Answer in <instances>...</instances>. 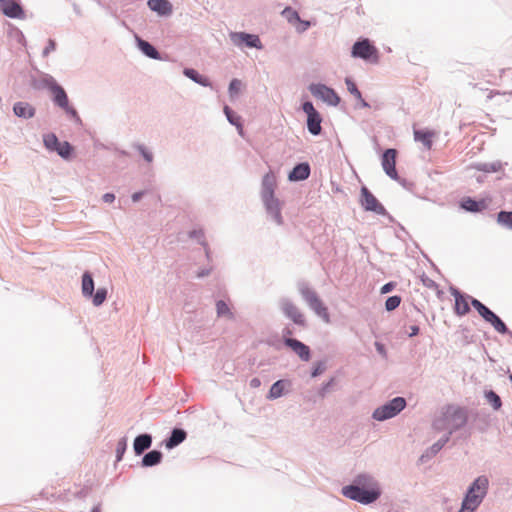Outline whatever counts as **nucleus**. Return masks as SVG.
I'll return each instance as SVG.
<instances>
[{
	"instance_id": "nucleus-37",
	"label": "nucleus",
	"mask_w": 512,
	"mask_h": 512,
	"mask_svg": "<svg viewBox=\"0 0 512 512\" xmlns=\"http://www.w3.org/2000/svg\"><path fill=\"white\" fill-rule=\"evenodd\" d=\"M44 145L46 146L47 149L49 150H56V147L58 146L59 144V141H58V138L56 137L55 134L53 133H50V134H46L44 136Z\"/></svg>"
},
{
	"instance_id": "nucleus-15",
	"label": "nucleus",
	"mask_w": 512,
	"mask_h": 512,
	"mask_svg": "<svg viewBox=\"0 0 512 512\" xmlns=\"http://www.w3.org/2000/svg\"><path fill=\"white\" fill-rule=\"evenodd\" d=\"M282 311L285 315L290 318L294 323L298 325H304L305 319L299 308L290 301H284L282 303Z\"/></svg>"
},
{
	"instance_id": "nucleus-24",
	"label": "nucleus",
	"mask_w": 512,
	"mask_h": 512,
	"mask_svg": "<svg viewBox=\"0 0 512 512\" xmlns=\"http://www.w3.org/2000/svg\"><path fill=\"white\" fill-rule=\"evenodd\" d=\"M433 137H434V132H432V131H428V130H415L414 131V139L416 141L421 142L427 149H431Z\"/></svg>"
},
{
	"instance_id": "nucleus-47",
	"label": "nucleus",
	"mask_w": 512,
	"mask_h": 512,
	"mask_svg": "<svg viewBox=\"0 0 512 512\" xmlns=\"http://www.w3.org/2000/svg\"><path fill=\"white\" fill-rule=\"evenodd\" d=\"M54 49H55V43H54V41L50 40L48 47H46V49L44 50V54H48L49 51L54 50Z\"/></svg>"
},
{
	"instance_id": "nucleus-31",
	"label": "nucleus",
	"mask_w": 512,
	"mask_h": 512,
	"mask_svg": "<svg viewBox=\"0 0 512 512\" xmlns=\"http://www.w3.org/2000/svg\"><path fill=\"white\" fill-rule=\"evenodd\" d=\"M497 222L512 230V212H499L497 215Z\"/></svg>"
},
{
	"instance_id": "nucleus-28",
	"label": "nucleus",
	"mask_w": 512,
	"mask_h": 512,
	"mask_svg": "<svg viewBox=\"0 0 512 512\" xmlns=\"http://www.w3.org/2000/svg\"><path fill=\"white\" fill-rule=\"evenodd\" d=\"M345 83L347 90L360 102L361 106L369 107L368 103L362 98V94L358 90L356 84L350 78H346Z\"/></svg>"
},
{
	"instance_id": "nucleus-16",
	"label": "nucleus",
	"mask_w": 512,
	"mask_h": 512,
	"mask_svg": "<svg viewBox=\"0 0 512 512\" xmlns=\"http://www.w3.org/2000/svg\"><path fill=\"white\" fill-rule=\"evenodd\" d=\"M2 12L10 17V18H23L24 17V11L22 7L13 0H6V2H3V6L1 8Z\"/></svg>"
},
{
	"instance_id": "nucleus-18",
	"label": "nucleus",
	"mask_w": 512,
	"mask_h": 512,
	"mask_svg": "<svg viewBox=\"0 0 512 512\" xmlns=\"http://www.w3.org/2000/svg\"><path fill=\"white\" fill-rule=\"evenodd\" d=\"M310 175V167L307 163H301L296 165L289 174V180L300 181L305 180Z\"/></svg>"
},
{
	"instance_id": "nucleus-25",
	"label": "nucleus",
	"mask_w": 512,
	"mask_h": 512,
	"mask_svg": "<svg viewBox=\"0 0 512 512\" xmlns=\"http://www.w3.org/2000/svg\"><path fill=\"white\" fill-rule=\"evenodd\" d=\"M186 432L182 429H174L170 438L166 441V447L171 449L186 439Z\"/></svg>"
},
{
	"instance_id": "nucleus-26",
	"label": "nucleus",
	"mask_w": 512,
	"mask_h": 512,
	"mask_svg": "<svg viewBox=\"0 0 512 512\" xmlns=\"http://www.w3.org/2000/svg\"><path fill=\"white\" fill-rule=\"evenodd\" d=\"M94 292V281L92 276L85 272L82 276V293L85 297H92Z\"/></svg>"
},
{
	"instance_id": "nucleus-1",
	"label": "nucleus",
	"mask_w": 512,
	"mask_h": 512,
	"mask_svg": "<svg viewBox=\"0 0 512 512\" xmlns=\"http://www.w3.org/2000/svg\"><path fill=\"white\" fill-rule=\"evenodd\" d=\"M277 187V178L272 171L263 176L261 183V198L269 215L272 216L278 225L283 224L281 214V203L275 197V189Z\"/></svg>"
},
{
	"instance_id": "nucleus-32",
	"label": "nucleus",
	"mask_w": 512,
	"mask_h": 512,
	"mask_svg": "<svg viewBox=\"0 0 512 512\" xmlns=\"http://www.w3.org/2000/svg\"><path fill=\"white\" fill-rule=\"evenodd\" d=\"M224 113H225L228 121L231 124L237 126L238 129L241 132L242 131V125H241V122H240V117L238 115H236L228 106L224 107Z\"/></svg>"
},
{
	"instance_id": "nucleus-11",
	"label": "nucleus",
	"mask_w": 512,
	"mask_h": 512,
	"mask_svg": "<svg viewBox=\"0 0 512 512\" xmlns=\"http://www.w3.org/2000/svg\"><path fill=\"white\" fill-rule=\"evenodd\" d=\"M230 39L234 45L238 47L247 46L250 48L262 49V43L257 35L248 34L244 32H233L230 34Z\"/></svg>"
},
{
	"instance_id": "nucleus-23",
	"label": "nucleus",
	"mask_w": 512,
	"mask_h": 512,
	"mask_svg": "<svg viewBox=\"0 0 512 512\" xmlns=\"http://www.w3.org/2000/svg\"><path fill=\"white\" fill-rule=\"evenodd\" d=\"M14 113L19 117L31 118L35 114V109L28 103L17 102L13 107Z\"/></svg>"
},
{
	"instance_id": "nucleus-50",
	"label": "nucleus",
	"mask_w": 512,
	"mask_h": 512,
	"mask_svg": "<svg viewBox=\"0 0 512 512\" xmlns=\"http://www.w3.org/2000/svg\"><path fill=\"white\" fill-rule=\"evenodd\" d=\"M92 512H100V509L98 507L93 508Z\"/></svg>"
},
{
	"instance_id": "nucleus-21",
	"label": "nucleus",
	"mask_w": 512,
	"mask_h": 512,
	"mask_svg": "<svg viewBox=\"0 0 512 512\" xmlns=\"http://www.w3.org/2000/svg\"><path fill=\"white\" fill-rule=\"evenodd\" d=\"M152 443L151 436L148 434L139 435L134 440V451L137 455H140L147 450Z\"/></svg>"
},
{
	"instance_id": "nucleus-49",
	"label": "nucleus",
	"mask_w": 512,
	"mask_h": 512,
	"mask_svg": "<svg viewBox=\"0 0 512 512\" xmlns=\"http://www.w3.org/2000/svg\"><path fill=\"white\" fill-rule=\"evenodd\" d=\"M377 349H378V350H379L380 352H382V350H383V347H382V345H380V344H377Z\"/></svg>"
},
{
	"instance_id": "nucleus-35",
	"label": "nucleus",
	"mask_w": 512,
	"mask_h": 512,
	"mask_svg": "<svg viewBox=\"0 0 512 512\" xmlns=\"http://www.w3.org/2000/svg\"><path fill=\"white\" fill-rule=\"evenodd\" d=\"M57 153L63 157V158H68L72 152V147L71 145L67 142V141H64V142H59L58 146L56 147V150Z\"/></svg>"
},
{
	"instance_id": "nucleus-48",
	"label": "nucleus",
	"mask_w": 512,
	"mask_h": 512,
	"mask_svg": "<svg viewBox=\"0 0 512 512\" xmlns=\"http://www.w3.org/2000/svg\"><path fill=\"white\" fill-rule=\"evenodd\" d=\"M141 196H142V193H141V192H136V193H134V194L132 195V200H133L134 202H137V201L141 198Z\"/></svg>"
},
{
	"instance_id": "nucleus-7",
	"label": "nucleus",
	"mask_w": 512,
	"mask_h": 512,
	"mask_svg": "<svg viewBox=\"0 0 512 512\" xmlns=\"http://www.w3.org/2000/svg\"><path fill=\"white\" fill-rule=\"evenodd\" d=\"M49 90L52 93L53 101L57 106L62 108L72 118L80 120L77 111L69 105L68 96L60 85L53 82L49 85Z\"/></svg>"
},
{
	"instance_id": "nucleus-4",
	"label": "nucleus",
	"mask_w": 512,
	"mask_h": 512,
	"mask_svg": "<svg viewBox=\"0 0 512 512\" xmlns=\"http://www.w3.org/2000/svg\"><path fill=\"white\" fill-rule=\"evenodd\" d=\"M406 406V401L403 397H396L384 404L383 406L377 408L373 412V418L378 421H384L386 419L392 418L396 416L399 412H401Z\"/></svg>"
},
{
	"instance_id": "nucleus-5",
	"label": "nucleus",
	"mask_w": 512,
	"mask_h": 512,
	"mask_svg": "<svg viewBox=\"0 0 512 512\" xmlns=\"http://www.w3.org/2000/svg\"><path fill=\"white\" fill-rule=\"evenodd\" d=\"M301 294L304 300L307 302L309 307L320 317L325 323L330 322V315L327 307L321 301V299L317 296V294L309 289L303 288L301 289Z\"/></svg>"
},
{
	"instance_id": "nucleus-29",
	"label": "nucleus",
	"mask_w": 512,
	"mask_h": 512,
	"mask_svg": "<svg viewBox=\"0 0 512 512\" xmlns=\"http://www.w3.org/2000/svg\"><path fill=\"white\" fill-rule=\"evenodd\" d=\"M184 74L190 78L191 80L195 81L196 83L202 85V86H210V81L207 77H204L200 75L196 70L186 68L184 70Z\"/></svg>"
},
{
	"instance_id": "nucleus-2",
	"label": "nucleus",
	"mask_w": 512,
	"mask_h": 512,
	"mask_svg": "<svg viewBox=\"0 0 512 512\" xmlns=\"http://www.w3.org/2000/svg\"><path fill=\"white\" fill-rule=\"evenodd\" d=\"M488 479L484 476L478 477L468 489L462 502L459 512H473L481 503L487 493Z\"/></svg>"
},
{
	"instance_id": "nucleus-14",
	"label": "nucleus",
	"mask_w": 512,
	"mask_h": 512,
	"mask_svg": "<svg viewBox=\"0 0 512 512\" xmlns=\"http://www.w3.org/2000/svg\"><path fill=\"white\" fill-rule=\"evenodd\" d=\"M284 343L293 352H295L303 361H308L310 359V349L304 343L293 338H285Z\"/></svg>"
},
{
	"instance_id": "nucleus-51",
	"label": "nucleus",
	"mask_w": 512,
	"mask_h": 512,
	"mask_svg": "<svg viewBox=\"0 0 512 512\" xmlns=\"http://www.w3.org/2000/svg\"><path fill=\"white\" fill-rule=\"evenodd\" d=\"M318 374V370H315L313 373H312V376H317Z\"/></svg>"
},
{
	"instance_id": "nucleus-6",
	"label": "nucleus",
	"mask_w": 512,
	"mask_h": 512,
	"mask_svg": "<svg viewBox=\"0 0 512 512\" xmlns=\"http://www.w3.org/2000/svg\"><path fill=\"white\" fill-rule=\"evenodd\" d=\"M471 305L478 311V313L485 321L494 327L497 332L502 334L507 332L505 323L483 303L477 299H472Z\"/></svg>"
},
{
	"instance_id": "nucleus-3",
	"label": "nucleus",
	"mask_w": 512,
	"mask_h": 512,
	"mask_svg": "<svg viewBox=\"0 0 512 512\" xmlns=\"http://www.w3.org/2000/svg\"><path fill=\"white\" fill-rule=\"evenodd\" d=\"M342 493L347 498L356 500L363 504L374 502L380 495V492L377 489L366 490L354 485L343 487Z\"/></svg>"
},
{
	"instance_id": "nucleus-22",
	"label": "nucleus",
	"mask_w": 512,
	"mask_h": 512,
	"mask_svg": "<svg viewBox=\"0 0 512 512\" xmlns=\"http://www.w3.org/2000/svg\"><path fill=\"white\" fill-rule=\"evenodd\" d=\"M138 48L149 58L160 59L159 52L147 41L136 37Z\"/></svg>"
},
{
	"instance_id": "nucleus-19",
	"label": "nucleus",
	"mask_w": 512,
	"mask_h": 512,
	"mask_svg": "<svg viewBox=\"0 0 512 512\" xmlns=\"http://www.w3.org/2000/svg\"><path fill=\"white\" fill-rule=\"evenodd\" d=\"M148 6L161 15L170 14L172 11V5L168 0H149Z\"/></svg>"
},
{
	"instance_id": "nucleus-42",
	"label": "nucleus",
	"mask_w": 512,
	"mask_h": 512,
	"mask_svg": "<svg viewBox=\"0 0 512 512\" xmlns=\"http://www.w3.org/2000/svg\"><path fill=\"white\" fill-rule=\"evenodd\" d=\"M138 149L147 162H152L153 155L151 152H149L144 146H139Z\"/></svg>"
},
{
	"instance_id": "nucleus-43",
	"label": "nucleus",
	"mask_w": 512,
	"mask_h": 512,
	"mask_svg": "<svg viewBox=\"0 0 512 512\" xmlns=\"http://www.w3.org/2000/svg\"><path fill=\"white\" fill-rule=\"evenodd\" d=\"M419 333V327L417 325H412L409 327V336L412 337V336H415Z\"/></svg>"
},
{
	"instance_id": "nucleus-8",
	"label": "nucleus",
	"mask_w": 512,
	"mask_h": 512,
	"mask_svg": "<svg viewBox=\"0 0 512 512\" xmlns=\"http://www.w3.org/2000/svg\"><path fill=\"white\" fill-rule=\"evenodd\" d=\"M352 55L372 63H377L379 59L377 48L368 39L356 42L352 48Z\"/></svg>"
},
{
	"instance_id": "nucleus-55",
	"label": "nucleus",
	"mask_w": 512,
	"mask_h": 512,
	"mask_svg": "<svg viewBox=\"0 0 512 512\" xmlns=\"http://www.w3.org/2000/svg\"><path fill=\"white\" fill-rule=\"evenodd\" d=\"M122 450H125V447H122V449H117V452H122Z\"/></svg>"
},
{
	"instance_id": "nucleus-36",
	"label": "nucleus",
	"mask_w": 512,
	"mask_h": 512,
	"mask_svg": "<svg viewBox=\"0 0 512 512\" xmlns=\"http://www.w3.org/2000/svg\"><path fill=\"white\" fill-rule=\"evenodd\" d=\"M107 297L106 288H99L92 296V301L95 306H100L104 303Z\"/></svg>"
},
{
	"instance_id": "nucleus-30",
	"label": "nucleus",
	"mask_w": 512,
	"mask_h": 512,
	"mask_svg": "<svg viewBox=\"0 0 512 512\" xmlns=\"http://www.w3.org/2000/svg\"><path fill=\"white\" fill-rule=\"evenodd\" d=\"M285 389V382L283 380L276 381L270 388L268 393L269 399H276L283 395Z\"/></svg>"
},
{
	"instance_id": "nucleus-33",
	"label": "nucleus",
	"mask_w": 512,
	"mask_h": 512,
	"mask_svg": "<svg viewBox=\"0 0 512 512\" xmlns=\"http://www.w3.org/2000/svg\"><path fill=\"white\" fill-rule=\"evenodd\" d=\"M485 397L495 410H499L501 408V399L494 391L491 390L486 392Z\"/></svg>"
},
{
	"instance_id": "nucleus-54",
	"label": "nucleus",
	"mask_w": 512,
	"mask_h": 512,
	"mask_svg": "<svg viewBox=\"0 0 512 512\" xmlns=\"http://www.w3.org/2000/svg\"><path fill=\"white\" fill-rule=\"evenodd\" d=\"M122 450H125V447H122V449H117V452H122Z\"/></svg>"
},
{
	"instance_id": "nucleus-34",
	"label": "nucleus",
	"mask_w": 512,
	"mask_h": 512,
	"mask_svg": "<svg viewBox=\"0 0 512 512\" xmlns=\"http://www.w3.org/2000/svg\"><path fill=\"white\" fill-rule=\"evenodd\" d=\"M282 15L287 19V21L291 24V25H296V22L299 21V14L297 11L293 10L292 8L290 7H287L285 8L283 11H282Z\"/></svg>"
},
{
	"instance_id": "nucleus-20",
	"label": "nucleus",
	"mask_w": 512,
	"mask_h": 512,
	"mask_svg": "<svg viewBox=\"0 0 512 512\" xmlns=\"http://www.w3.org/2000/svg\"><path fill=\"white\" fill-rule=\"evenodd\" d=\"M455 296V306L454 311L458 316H464L470 311L469 303L466 297H464L459 292L454 293Z\"/></svg>"
},
{
	"instance_id": "nucleus-27",
	"label": "nucleus",
	"mask_w": 512,
	"mask_h": 512,
	"mask_svg": "<svg viewBox=\"0 0 512 512\" xmlns=\"http://www.w3.org/2000/svg\"><path fill=\"white\" fill-rule=\"evenodd\" d=\"M162 459V453L157 450L148 452L142 459V465L146 467L154 466L160 463Z\"/></svg>"
},
{
	"instance_id": "nucleus-52",
	"label": "nucleus",
	"mask_w": 512,
	"mask_h": 512,
	"mask_svg": "<svg viewBox=\"0 0 512 512\" xmlns=\"http://www.w3.org/2000/svg\"><path fill=\"white\" fill-rule=\"evenodd\" d=\"M3 2H6V0H0L1 7L3 6Z\"/></svg>"
},
{
	"instance_id": "nucleus-13",
	"label": "nucleus",
	"mask_w": 512,
	"mask_h": 512,
	"mask_svg": "<svg viewBox=\"0 0 512 512\" xmlns=\"http://www.w3.org/2000/svg\"><path fill=\"white\" fill-rule=\"evenodd\" d=\"M396 156L397 151L395 149H387L382 156V167L384 171L389 177L395 180L398 179Z\"/></svg>"
},
{
	"instance_id": "nucleus-53",
	"label": "nucleus",
	"mask_w": 512,
	"mask_h": 512,
	"mask_svg": "<svg viewBox=\"0 0 512 512\" xmlns=\"http://www.w3.org/2000/svg\"><path fill=\"white\" fill-rule=\"evenodd\" d=\"M122 450H125V447H122V449H117V452H122Z\"/></svg>"
},
{
	"instance_id": "nucleus-12",
	"label": "nucleus",
	"mask_w": 512,
	"mask_h": 512,
	"mask_svg": "<svg viewBox=\"0 0 512 512\" xmlns=\"http://www.w3.org/2000/svg\"><path fill=\"white\" fill-rule=\"evenodd\" d=\"M362 207L367 211L375 212L376 214H385L384 206L377 200V198L368 190L367 187L361 188V199Z\"/></svg>"
},
{
	"instance_id": "nucleus-40",
	"label": "nucleus",
	"mask_w": 512,
	"mask_h": 512,
	"mask_svg": "<svg viewBox=\"0 0 512 512\" xmlns=\"http://www.w3.org/2000/svg\"><path fill=\"white\" fill-rule=\"evenodd\" d=\"M401 303V298L399 296H391L385 302V307L388 311L395 310Z\"/></svg>"
},
{
	"instance_id": "nucleus-39",
	"label": "nucleus",
	"mask_w": 512,
	"mask_h": 512,
	"mask_svg": "<svg viewBox=\"0 0 512 512\" xmlns=\"http://www.w3.org/2000/svg\"><path fill=\"white\" fill-rule=\"evenodd\" d=\"M216 309L218 316H227L229 318H232V313L226 302L219 300L216 303Z\"/></svg>"
},
{
	"instance_id": "nucleus-45",
	"label": "nucleus",
	"mask_w": 512,
	"mask_h": 512,
	"mask_svg": "<svg viewBox=\"0 0 512 512\" xmlns=\"http://www.w3.org/2000/svg\"><path fill=\"white\" fill-rule=\"evenodd\" d=\"M392 288H393V284L392 283H387L384 286H382L381 293H383V294L388 293V292H390L392 290Z\"/></svg>"
},
{
	"instance_id": "nucleus-41",
	"label": "nucleus",
	"mask_w": 512,
	"mask_h": 512,
	"mask_svg": "<svg viewBox=\"0 0 512 512\" xmlns=\"http://www.w3.org/2000/svg\"><path fill=\"white\" fill-rule=\"evenodd\" d=\"M309 21H304L299 18V21L296 22L295 28L298 32H304L310 27Z\"/></svg>"
},
{
	"instance_id": "nucleus-9",
	"label": "nucleus",
	"mask_w": 512,
	"mask_h": 512,
	"mask_svg": "<svg viewBox=\"0 0 512 512\" xmlns=\"http://www.w3.org/2000/svg\"><path fill=\"white\" fill-rule=\"evenodd\" d=\"M303 111L307 115V128L312 135H319L321 133L322 117L319 112L314 108L311 102H305L302 106Z\"/></svg>"
},
{
	"instance_id": "nucleus-46",
	"label": "nucleus",
	"mask_w": 512,
	"mask_h": 512,
	"mask_svg": "<svg viewBox=\"0 0 512 512\" xmlns=\"http://www.w3.org/2000/svg\"><path fill=\"white\" fill-rule=\"evenodd\" d=\"M260 385H261V381H260V379H258V378H253V379H251V381H250V386H251L252 388H258Z\"/></svg>"
},
{
	"instance_id": "nucleus-10",
	"label": "nucleus",
	"mask_w": 512,
	"mask_h": 512,
	"mask_svg": "<svg viewBox=\"0 0 512 512\" xmlns=\"http://www.w3.org/2000/svg\"><path fill=\"white\" fill-rule=\"evenodd\" d=\"M309 90L315 97L321 98L329 105L337 106L340 103V97L337 93L323 84H312Z\"/></svg>"
},
{
	"instance_id": "nucleus-38",
	"label": "nucleus",
	"mask_w": 512,
	"mask_h": 512,
	"mask_svg": "<svg viewBox=\"0 0 512 512\" xmlns=\"http://www.w3.org/2000/svg\"><path fill=\"white\" fill-rule=\"evenodd\" d=\"M242 87H243V84H242L241 80L233 79L229 85L230 97L234 98L235 96H237L241 92Z\"/></svg>"
},
{
	"instance_id": "nucleus-17",
	"label": "nucleus",
	"mask_w": 512,
	"mask_h": 512,
	"mask_svg": "<svg viewBox=\"0 0 512 512\" xmlns=\"http://www.w3.org/2000/svg\"><path fill=\"white\" fill-rule=\"evenodd\" d=\"M461 207L469 212H481L487 208L485 200L476 201L470 197H465L461 201Z\"/></svg>"
},
{
	"instance_id": "nucleus-44",
	"label": "nucleus",
	"mask_w": 512,
	"mask_h": 512,
	"mask_svg": "<svg viewBox=\"0 0 512 512\" xmlns=\"http://www.w3.org/2000/svg\"><path fill=\"white\" fill-rule=\"evenodd\" d=\"M114 199H115V196L112 193H106L103 195V200L106 203H112L114 201Z\"/></svg>"
},
{
	"instance_id": "nucleus-56",
	"label": "nucleus",
	"mask_w": 512,
	"mask_h": 512,
	"mask_svg": "<svg viewBox=\"0 0 512 512\" xmlns=\"http://www.w3.org/2000/svg\"><path fill=\"white\" fill-rule=\"evenodd\" d=\"M510 378H511V382H512V376Z\"/></svg>"
}]
</instances>
